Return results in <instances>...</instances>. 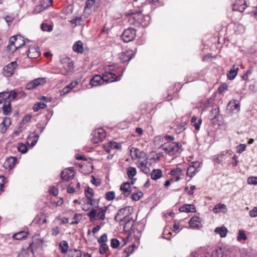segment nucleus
<instances>
[{
  "label": "nucleus",
  "mask_w": 257,
  "mask_h": 257,
  "mask_svg": "<svg viewBox=\"0 0 257 257\" xmlns=\"http://www.w3.org/2000/svg\"><path fill=\"white\" fill-rule=\"evenodd\" d=\"M117 71L114 66H110L108 70L102 74L104 83H108L118 81L122 76L121 74L118 76H116Z\"/></svg>",
  "instance_id": "1"
},
{
  "label": "nucleus",
  "mask_w": 257,
  "mask_h": 257,
  "mask_svg": "<svg viewBox=\"0 0 257 257\" xmlns=\"http://www.w3.org/2000/svg\"><path fill=\"white\" fill-rule=\"evenodd\" d=\"M182 145L179 142H173L170 144H165L163 150L170 156H173L181 152Z\"/></svg>",
  "instance_id": "2"
},
{
  "label": "nucleus",
  "mask_w": 257,
  "mask_h": 257,
  "mask_svg": "<svg viewBox=\"0 0 257 257\" xmlns=\"http://www.w3.org/2000/svg\"><path fill=\"white\" fill-rule=\"evenodd\" d=\"M106 211V207L98 208L97 209H95L93 208L91 211L87 213V215L89 217L91 221H92V220L96 216H97L99 220H104L105 219V213Z\"/></svg>",
  "instance_id": "3"
},
{
  "label": "nucleus",
  "mask_w": 257,
  "mask_h": 257,
  "mask_svg": "<svg viewBox=\"0 0 257 257\" xmlns=\"http://www.w3.org/2000/svg\"><path fill=\"white\" fill-rule=\"evenodd\" d=\"M136 30L132 28H129L124 31L121 35L122 40L125 43L132 41L136 37Z\"/></svg>",
  "instance_id": "4"
},
{
  "label": "nucleus",
  "mask_w": 257,
  "mask_h": 257,
  "mask_svg": "<svg viewBox=\"0 0 257 257\" xmlns=\"http://www.w3.org/2000/svg\"><path fill=\"white\" fill-rule=\"evenodd\" d=\"M133 211V208L130 206H126L123 208L119 209L116 215L114 217V220L116 221L121 222L124 219V217L122 216L125 215L124 216H128L131 214Z\"/></svg>",
  "instance_id": "5"
},
{
  "label": "nucleus",
  "mask_w": 257,
  "mask_h": 257,
  "mask_svg": "<svg viewBox=\"0 0 257 257\" xmlns=\"http://www.w3.org/2000/svg\"><path fill=\"white\" fill-rule=\"evenodd\" d=\"M92 135L91 141L95 144L102 142L106 136L104 130L101 128H98L94 131Z\"/></svg>",
  "instance_id": "6"
},
{
  "label": "nucleus",
  "mask_w": 257,
  "mask_h": 257,
  "mask_svg": "<svg viewBox=\"0 0 257 257\" xmlns=\"http://www.w3.org/2000/svg\"><path fill=\"white\" fill-rule=\"evenodd\" d=\"M18 65L16 61H13L8 64L3 68V74L6 77L12 76Z\"/></svg>",
  "instance_id": "7"
},
{
  "label": "nucleus",
  "mask_w": 257,
  "mask_h": 257,
  "mask_svg": "<svg viewBox=\"0 0 257 257\" xmlns=\"http://www.w3.org/2000/svg\"><path fill=\"white\" fill-rule=\"evenodd\" d=\"M46 82V78H38L29 82L27 84L26 89L28 90H33L39 85L44 84Z\"/></svg>",
  "instance_id": "8"
},
{
  "label": "nucleus",
  "mask_w": 257,
  "mask_h": 257,
  "mask_svg": "<svg viewBox=\"0 0 257 257\" xmlns=\"http://www.w3.org/2000/svg\"><path fill=\"white\" fill-rule=\"evenodd\" d=\"M9 43L13 44L18 48L25 45V41L24 38L20 35L14 36L11 37Z\"/></svg>",
  "instance_id": "9"
},
{
  "label": "nucleus",
  "mask_w": 257,
  "mask_h": 257,
  "mask_svg": "<svg viewBox=\"0 0 257 257\" xmlns=\"http://www.w3.org/2000/svg\"><path fill=\"white\" fill-rule=\"evenodd\" d=\"M132 158L134 160L136 159H144L147 157L145 152L141 151L137 148H132L130 151Z\"/></svg>",
  "instance_id": "10"
},
{
  "label": "nucleus",
  "mask_w": 257,
  "mask_h": 257,
  "mask_svg": "<svg viewBox=\"0 0 257 257\" xmlns=\"http://www.w3.org/2000/svg\"><path fill=\"white\" fill-rule=\"evenodd\" d=\"M73 168L66 169L61 173V179L65 181H67L73 178L74 175L73 174Z\"/></svg>",
  "instance_id": "11"
},
{
  "label": "nucleus",
  "mask_w": 257,
  "mask_h": 257,
  "mask_svg": "<svg viewBox=\"0 0 257 257\" xmlns=\"http://www.w3.org/2000/svg\"><path fill=\"white\" fill-rule=\"evenodd\" d=\"M61 62L63 65V67L68 72L73 69V63L72 60L69 58H64L61 59Z\"/></svg>",
  "instance_id": "12"
},
{
  "label": "nucleus",
  "mask_w": 257,
  "mask_h": 257,
  "mask_svg": "<svg viewBox=\"0 0 257 257\" xmlns=\"http://www.w3.org/2000/svg\"><path fill=\"white\" fill-rule=\"evenodd\" d=\"M246 7L244 0H236L233 7V10L243 12Z\"/></svg>",
  "instance_id": "13"
},
{
  "label": "nucleus",
  "mask_w": 257,
  "mask_h": 257,
  "mask_svg": "<svg viewBox=\"0 0 257 257\" xmlns=\"http://www.w3.org/2000/svg\"><path fill=\"white\" fill-rule=\"evenodd\" d=\"M125 222V224L123 226L124 230L125 231H129L132 229L135 220L132 217L128 216H124V219L122 220Z\"/></svg>",
  "instance_id": "14"
},
{
  "label": "nucleus",
  "mask_w": 257,
  "mask_h": 257,
  "mask_svg": "<svg viewBox=\"0 0 257 257\" xmlns=\"http://www.w3.org/2000/svg\"><path fill=\"white\" fill-rule=\"evenodd\" d=\"M36 247L34 244V242L31 243L28 247L27 249H23L21 252L19 254V257H29V251L32 252L34 254V250H35Z\"/></svg>",
  "instance_id": "15"
},
{
  "label": "nucleus",
  "mask_w": 257,
  "mask_h": 257,
  "mask_svg": "<svg viewBox=\"0 0 257 257\" xmlns=\"http://www.w3.org/2000/svg\"><path fill=\"white\" fill-rule=\"evenodd\" d=\"M104 83L102 76L96 75L93 77L90 82V84L93 87L101 85Z\"/></svg>",
  "instance_id": "16"
},
{
  "label": "nucleus",
  "mask_w": 257,
  "mask_h": 257,
  "mask_svg": "<svg viewBox=\"0 0 257 257\" xmlns=\"http://www.w3.org/2000/svg\"><path fill=\"white\" fill-rule=\"evenodd\" d=\"M120 190L124 197H128L131 193V184L128 182L123 183L120 185Z\"/></svg>",
  "instance_id": "17"
},
{
  "label": "nucleus",
  "mask_w": 257,
  "mask_h": 257,
  "mask_svg": "<svg viewBox=\"0 0 257 257\" xmlns=\"http://www.w3.org/2000/svg\"><path fill=\"white\" fill-rule=\"evenodd\" d=\"M39 138L38 133H36V130L31 133L27 138V142L29 143L31 142V146L34 147L37 144Z\"/></svg>",
  "instance_id": "18"
},
{
  "label": "nucleus",
  "mask_w": 257,
  "mask_h": 257,
  "mask_svg": "<svg viewBox=\"0 0 257 257\" xmlns=\"http://www.w3.org/2000/svg\"><path fill=\"white\" fill-rule=\"evenodd\" d=\"M134 54L132 50H128L122 52L120 54L119 58L122 62L130 61L133 58Z\"/></svg>",
  "instance_id": "19"
},
{
  "label": "nucleus",
  "mask_w": 257,
  "mask_h": 257,
  "mask_svg": "<svg viewBox=\"0 0 257 257\" xmlns=\"http://www.w3.org/2000/svg\"><path fill=\"white\" fill-rule=\"evenodd\" d=\"M227 107L232 112H238L240 110L239 103L237 100H232L228 104Z\"/></svg>",
  "instance_id": "20"
},
{
  "label": "nucleus",
  "mask_w": 257,
  "mask_h": 257,
  "mask_svg": "<svg viewBox=\"0 0 257 257\" xmlns=\"http://www.w3.org/2000/svg\"><path fill=\"white\" fill-rule=\"evenodd\" d=\"M40 55L38 49L35 46H31L28 51V56L31 59L36 58Z\"/></svg>",
  "instance_id": "21"
},
{
  "label": "nucleus",
  "mask_w": 257,
  "mask_h": 257,
  "mask_svg": "<svg viewBox=\"0 0 257 257\" xmlns=\"http://www.w3.org/2000/svg\"><path fill=\"white\" fill-rule=\"evenodd\" d=\"M180 212H196V208L194 205L191 204H186L180 207L179 209Z\"/></svg>",
  "instance_id": "22"
},
{
  "label": "nucleus",
  "mask_w": 257,
  "mask_h": 257,
  "mask_svg": "<svg viewBox=\"0 0 257 257\" xmlns=\"http://www.w3.org/2000/svg\"><path fill=\"white\" fill-rule=\"evenodd\" d=\"M201 219L200 217L194 216L189 221V225L191 228H198L201 224Z\"/></svg>",
  "instance_id": "23"
},
{
  "label": "nucleus",
  "mask_w": 257,
  "mask_h": 257,
  "mask_svg": "<svg viewBox=\"0 0 257 257\" xmlns=\"http://www.w3.org/2000/svg\"><path fill=\"white\" fill-rule=\"evenodd\" d=\"M193 257H210V253L204 248H200L193 253Z\"/></svg>",
  "instance_id": "24"
},
{
  "label": "nucleus",
  "mask_w": 257,
  "mask_h": 257,
  "mask_svg": "<svg viewBox=\"0 0 257 257\" xmlns=\"http://www.w3.org/2000/svg\"><path fill=\"white\" fill-rule=\"evenodd\" d=\"M85 194L86 197L88 200L87 202L88 204H89L91 205H93L94 203H93V199L92 198L94 196V192L93 189L89 187L87 188V190L85 191Z\"/></svg>",
  "instance_id": "25"
},
{
  "label": "nucleus",
  "mask_w": 257,
  "mask_h": 257,
  "mask_svg": "<svg viewBox=\"0 0 257 257\" xmlns=\"http://www.w3.org/2000/svg\"><path fill=\"white\" fill-rule=\"evenodd\" d=\"M17 159L15 157H10L9 158H8L5 162L4 164V166L5 168H9L10 169L13 168L15 165V162L16 161Z\"/></svg>",
  "instance_id": "26"
},
{
  "label": "nucleus",
  "mask_w": 257,
  "mask_h": 257,
  "mask_svg": "<svg viewBox=\"0 0 257 257\" xmlns=\"http://www.w3.org/2000/svg\"><path fill=\"white\" fill-rule=\"evenodd\" d=\"M29 234L28 232L20 231L13 235V238L16 240H23L27 238Z\"/></svg>",
  "instance_id": "27"
},
{
  "label": "nucleus",
  "mask_w": 257,
  "mask_h": 257,
  "mask_svg": "<svg viewBox=\"0 0 257 257\" xmlns=\"http://www.w3.org/2000/svg\"><path fill=\"white\" fill-rule=\"evenodd\" d=\"M73 50L77 53H82L83 52V43L78 41L73 46Z\"/></svg>",
  "instance_id": "28"
},
{
  "label": "nucleus",
  "mask_w": 257,
  "mask_h": 257,
  "mask_svg": "<svg viewBox=\"0 0 257 257\" xmlns=\"http://www.w3.org/2000/svg\"><path fill=\"white\" fill-rule=\"evenodd\" d=\"M2 109L4 115H7L10 113L11 111V103L10 100L5 101L4 102Z\"/></svg>",
  "instance_id": "29"
},
{
  "label": "nucleus",
  "mask_w": 257,
  "mask_h": 257,
  "mask_svg": "<svg viewBox=\"0 0 257 257\" xmlns=\"http://www.w3.org/2000/svg\"><path fill=\"white\" fill-rule=\"evenodd\" d=\"M238 71V68L234 65L232 67V68L228 71L227 74V78L229 80H233L234 79L237 74Z\"/></svg>",
  "instance_id": "30"
},
{
  "label": "nucleus",
  "mask_w": 257,
  "mask_h": 257,
  "mask_svg": "<svg viewBox=\"0 0 257 257\" xmlns=\"http://www.w3.org/2000/svg\"><path fill=\"white\" fill-rule=\"evenodd\" d=\"M220 211L225 213L227 211L226 206L224 204L218 203L214 206L213 208V211L215 213H217Z\"/></svg>",
  "instance_id": "31"
},
{
  "label": "nucleus",
  "mask_w": 257,
  "mask_h": 257,
  "mask_svg": "<svg viewBox=\"0 0 257 257\" xmlns=\"http://www.w3.org/2000/svg\"><path fill=\"white\" fill-rule=\"evenodd\" d=\"M192 164L188 168L187 171V175L190 177H193L196 174V173L198 171L196 168V167H195L194 165V164H196L197 163L193 162Z\"/></svg>",
  "instance_id": "32"
},
{
  "label": "nucleus",
  "mask_w": 257,
  "mask_h": 257,
  "mask_svg": "<svg viewBox=\"0 0 257 257\" xmlns=\"http://www.w3.org/2000/svg\"><path fill=\"white\" fill-rule=\"evenodd\" d=\"M214 231L216 233L219 234L221 237H224L226 235L227 230L225 226H222L220 227H216Z\"/></svg>",
  "instance_id": "33"
},
{
  "label": "nucleus",
  "mask_w": 257,
  "mask_h": 257,
  "mask_svg": "<svg viewBox=\"0 0 257 257\" xmlns=\"http://www.w3.org/2000/svg\"><path fill=\"white\" fill-rule=\"evenodd\" d=\"M162 172L160 169H154L151 174V178L156 180L162 176Z\"/></svg>",
  "instance_id": "34"
},
{
  "label": "nucleus",
  "mask_w": 257,
  "mask_h": 257,
  "mask_svg": "<svg viewBox=\"0 0 257 257\" xmlns=\"http://www.w3.org/2000/svg\"><path fill=\"white\" fill-rule=\"evenodd\" d=\"M137 174V169L133 167H129L127 169V175L129 179H133V178Z\"/></svg>",
  "instance_id": "35"
},
{
  "label": "nucleus",
  "mask_w": 257,
  "mask_h": 257,
  "mask_svg": "<svg viewBox=\"0 0 257 257\" xmlns=\"http://www.w3.org/2000/svg\"><path fill=\"white\" fill-rule=\"evenodd\" d=\"M61 252L63 253H65L67 252L69 247L68 244L66 241H62L59 245Z\"/></svg>",
  "instance_id": "36"
},
{
  "label": "nucleus",
  "mask_w": 257,
  "mask_h": 257,
  "mask_svg": "<svg viewBox=\"0 0 257 257\" xmlns=\"http://www.w3.org/2000/svg\"><path fill=\"white\" fill-rule=\"evenodd\" d=\"M197 117H196L195 116H193L191 118V122L194 123L193 125L195 128V130L198 131L200 129V124L202 123V119L201 118L199 119L198 122H196V121L197 120Z\"/></svg>",
  "instance_id": "37"
},
{
  "label": "nucleus",
  "mask_w": 257,
  "mask_h": 257,
  "mask_svg": "<svg viewBox=\"0 0 257 257\" xmlns=\"http://www.w3.org/2000/svg\"><path fill=\"white\" fill-rule=\"evenodd\" d=\"M82 254L80 250L74 249L69 250L70 257H81Z\"/></svg>",
  "instance_id": "38"
},
{
  "label": "nucleus",
  "mask_w": 257,
  "mask_h": 257,
  "mask_svg": "<svg viewBox=\"0 0 257 257\" xmlns=\"http://www.w3.org/2000/svg\"><path fill=\"white\" fill-rule=\"evenodd\" d=\"M17 149L18 151L22 154L26 153L28 150L27 146L22 143H20L18 144Z\"/></svg>",
  "instance_id": "39"
},
{
  "label": "nucleus",
  "mask_w": 257,
  "mask_h": 257,
  "mask_svg": "<svg viewBox=\"0 0 257 257\" xmlns=\"http://www.w3.org/2000/svg\"><path fill=\"white\" fill-rule=\"evenodd\" d=\"M8 91H4L0 93V104L8 100Z\"/></svg>",
  "instance_id": "40"
},
{
  "label": "nucleus",
  "mask_w": 257,
  "mask_h": 257,
  "mask_svg": "<svg viewBox=\"0 0 257 257\" xmlns=\"http://www.w3.org/2000/svg\"><path fill=\"white\" fill-rule=\"evenodd\" d=\"M219 107H215L212 108L211 111L210 117L211 119L216 118L219 114Z\"/></svg>",
  "instance_id": "41"
},
{
  "label": "nucleus",
  "mask_w": 257,
  "mask_h": 257,
  "mask_svg": "<svg viewBox=\"0 0 257 257\" xmlns=\"http://www.w3.org/2000/svg\"><path fill=\"white\" fill-rule=\"evenodd\" d=\"M46 104L43 102H39L34 105L33 109L34 111H38L41 108H44L46 107Z\"/></svg>",
  "instance_id": "42"
},
{
  "label": "nucleus",
  "mask_w": 257,
  "mask_h": 257,
  "mask_svg": "<svg viewBox=\"0 0 257 257\" xmlns=\"http://www.w3.org/2000/svg\"><path fill=\"white\" fill-rule=\"evenodd\" d=\"M107 241V236L106 233L103 234L99 238L97 239V242L99 244H106Z\"/></svg>",
  "instance_id": "43"
},
{
  "label": "nucleus",
  "mask_w": 257,
  "mask_h": 257,
  "mask_svg": "<svg viewBox=\"0 0 257 257\" xmlns=\"http://www.w3.org/2000/svg\"><path fill=\"white\" fill-rule=\"evenodd\" d=\"M99 252L101 254H104L108 249V246L106 244H100Z\"/></svg>",
  "instance_id": "44"
},
{
  "label": "nucleus",
  "mask_w": 257,
  "mask_h": 257,
  "mask_svg": "<svg viewBox=\"0 0 257 257\" xmlns=\"http://www.w3.org/2000/svg\"><path fill=\"white\" fill-rule=\"evenodd\" d=\"M246 239H247V237L244 233V230H239L238 231V235L237 236V240H245Z\"/></svg>",
  "instance_id": "45"
},
{
  "label": "nucleus",
  "mask_w": 257,
  "mask_h": 257,
  "mask_svg": "<svg viewBox=\"0 0 257 257\" xmlns=\"http://www.w3.org/2000/svg\"><path fill=\"white\" fill-rule=\"evenodd\" d=\"M41 28L42 31L45 32H51L53 30L52 27L48 24H42Z\"/></svg>",
  "instance_id": "46"
},
{
  "label": "nucleus",
  "mask_w": 257,
  "mask_h": 257,
  "mask_svg": "<svg viewBox=\"0 0 257 257\" xmlns=\"http://www.w3.org/2000/svg\"><path fill=\"white\" fill-rule=\"evenodd\" d=\"M143 195V194L142 192H138L137 193L133 194L132 196V198L134 201L139 200Z\"/></svg>",
  "instance_id": "47"
},
{
  "label": "nucleus",
  "mask_w": 257,
  "mask_h": 257,
  "mask_svg": "<svg viewBox=\"0 0 257 257\" xmlns=\"http://www.w3.org/2000/svg\"><path fill=\"white\" fill-rule=\"evenodd\" d=\"M115 197V193L113 191L107 192L105 194V199L107 200H112Z\"/></svg>",
  "instance_id": "48"
},
{
  "label": "nucleus",
  "mask_w": 257,
  "mask_h": 257,
  "mask_svg": "<svg viewBox=\"0 0 257 257\" xmlns=\"http://www.w3.org/2000/svg\"><path fill=\"white\" fill-rule=\"evenodd\" d=\"M9 98L8 100L11 101L14 100L17 96V93L15 90H12L10 92L8 91Z\"/></svg>",
  "instance_id": "49"
},
{
  "label": "nucleus",
  "mask_w": 257,
  "mask_h": 257,
  "mask_svg": "<svg viewBox=\"0 0 257 257\" xmlns=\"http://www.w3.org/2000/svg\"><path fill=\"white\" fill-rule=\"evenodd\" d=\"M144 160L141 161L139 160L138 163V167L141 169L143 167L147 165L148 163V157L143 159Z\"/></svg>",
  "instance_id": "50"
},
{
  "label": "nucleus",
  "mask_w": 257,
  "mask_h": 257,
  "mask_svg": "<svg viewBox=\"0 0 257 257\" xmlns=\"http://www.w3.org/2000/svg\"><path fill=\"white\" fill-rule=\"evenodd\" d=\"M119 245V241L116 238L111 240L110 246L112 248H116Z\"/></svg>",
  "instance_id": "51"
},
{
  "label": "nucleus",
  "mask_w": 257,
  "mask_h": 257,
  "mask_svg": "<svg viewBox=\"0 0 257 257\" xmlns=\"http://www.w3.org/2000/svg\"><path fill=\"white\" fill-rule=\"evenodd\" d=\"M109 146L111 149H120L121 147V146L120 144L117 143L116 142H109Z\"/></svg>",
  "instance_id": "52"
},
{
  "label": "nucleus",
  "mask_w": 257,
  "mask_h": 257,
  "mask_svg": "<svg viewBox=\"0 0 257 257\" xmlns=\"http://www.w3.org/2000/svg\"><path fill=\"white\" fill-rule=\"evenodd\" d=\"M95 0H87L85 3L84 10L90 9L94 4Z\"/></svg>",
  "instance_id": "53"
},
{
  "label": "nucleus",
  "mask_w": 257,
  "mask_h": 257,
  "mask_svg": "<svg viewBox=\"0 0 257 257\" xmlns=\"http://www.w3.org/2000/svg\"><path fill=\"white\" fill-rule=\"evenodd\" d=\"M18 49V48L13 44L10 43L7 46L8 51H9V52L10 53H14Z\"/></svg>",
  "instance_id": "54"
},
{
  "label": "nucleus",
  "mask_w": 257,
  "mask_h": 257,
  "mask_svg": "<svg viewBox=\"0 0 257 257\" xmlns=\"http://www.w3.org/2000/svg\"><path fill=\"white\" fill-rule=\"evenodd\" d=\"M246 147V145L245 144H240L239 145L236 147V152L238 153H241L243 151L245 150V148Z\"/></svg>",
  "instance_id": "55"
},
{
  "label": "nucleus",
  "mask_w": 257,
  "mask_h": 257,
  "mask_svg": "<svg viewBox=\"0 0 257 257\" xmlns=\"http://www.w3.org/2000/svg\"><path fill=\"white\" fill-rule=\"evenodd\" d=\"M182 172V169L180 168H176L175 169H172L170 173V174L173 176H176L177 175H178L180 174Z\"/></svg>",
  "instance_id": "56"
},
{
  "label": "nucleus",
  "mask_w": 257,
  "mask_h": 257,
  "mask_svg": "<svg viewBox=\"0 0 257 257\" xmlns=\"http://www.w3.org/2000/svg\"><path fill=\"white\" fill-rule=\"evenodd\" d=\"M221 249H215L211 253H210V257H219V255L221 254Z\"/></svg>",
  "instance_id": "57"
},
{
  "label": "nucleus",
  "mask_w": 257,
  "mask_h": 257,
  "mask_svg": "<svg viewBox=\"0 0 257 257\" xmlns=\"http://www.w3.org/2000/svg\"><path fill=\"white\" fill-rule=\"evenodd\" d=\"M7 128H8L9 126L11 125V119L7 117H5L3 119V120L2 122Z\"/></svg>",
  "instance_id": "58"
},
{
  "label": "nucleus",
  "mask_w": 257,
  "mask_h": 257,
  "mask_svg": "<svg viewBox=\"0 0 257 257\" xmlns=\"http://www.w3.org/2000/svg\"><path fill=\"white\" fill-rule=\"evenodd\" d=\"M247 182L249 184H257V177H249L247 179Z\"/></svg>",
  "instance_id": "59"
},
{
  "label": "nucleus",
  "mask_w": 257,
  "mask_h": 257,
  "mask_svg": "<svg viewBox=\"0 0 257 257\" xmlns=\"http://www.w3.org/2000/svg\"><path fill=\"white\" fill-rule=\"evenodd\" d=\"M186 125V122H183L181 124L178 125L177 130L176 131L177 133H180L182 131H183L185 128V126Z\"/></svg>",
  "instance_id": "60"
},
{
  "label": "nucleus",
  "mask_w": 257,
  "mask_h": 257,
  "mask_svg": "<svg viewBox=\"0 0 257 257\" xmlns=\"http://www.w3.org/2000/svg\"><path fill=\"white\" fill-rule=\"evenodd\" d=\"M249 214L251 217H255L257 216V207H255L252 210L249 212Z\"/></svg>",
  "instance_id": "61"
},
{
  "label": "nucleus",
  "mask_w": 257,
  "mask_h": 257,
  "mask_svg": "<svg viewBox=\"0 0 257 257\" xmlns=\"http://www.w3.org/2000/svg\"><path fill=\"white\" fill-rule=\"evenodd\" d=\"M36 127H37V129L38 130V132L36 130V133H38L39 135H40L41 134H42L43 133V132L44 131L45 128V126H41L40 123H38L36 125Z\"/></svg>",
  "instance_id": "62"
},
{
  "label": "nucleus",
  "mask_w": 257,
  "mask_h": 257,
  "mask_svg": "<svg viewBox=\"0 0 257 257\" xmlns=\"http://www.w3.org/2000/svg\"><path fill=\"white\" fill-rule=\"evenodd\" d=\"M70 91V89H69V88L66 86L62 90L60 91V94L61 96L64 95L69 93Z\"/></svg>",
  "instance_id": "63"
},
{
  "label": "nucleus",
  "mask_w": 257,
  "mask_h": 257,
  "mask_svg": "<svg viewBox=\"0 0 257 257\" xmlns=\"http://www.w3.org/2000/svg\"><path fill=\"white\" fill-rule=\"evenodd\" d=\"M140 169L143 173H144L146 174H149L150 172V169L147 166V165L145 166L144 167H143Z\"/></svg>",
  "instance_id": "64"
}]
</instances>
